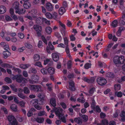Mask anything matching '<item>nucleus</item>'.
Segmentation results:
<instances>
[{
	"label": "nucleus",
	"mask_w": 125,
	"mask_h": 125,
	"mask_svg": "<svg viewBox=\"0 0 125 125\" xmlns=\"http://www.w3.org/2000/svg\"><path fill=\"white\" fill-rule=\"evenodd\" d=\"M22 75L25 77H27L28 76V74L27 72L25 70H24L23 71Z\"/></svg>",
	"instance_id": "53"
},
{
	"label": "nucleus",
	"mask_w": 125,
	"mask_h": 125,
	"mask_svg": "<svg viewBox=\"0 0 125 125\" xmlns=\"http://www.w3.org/2000/svg\"><path fill=\"white\" fill-rule=\"evenodd\" d=\"M102 123L104 125H107L109 124L108 120L105 119L102 120Z\"/></svg>",
	"instance_id": "40"
},
{
	"label": "nucleus",
	"mask_w": 125,
	"mask_h": 125,
	"mask_svg": "<svg viewBox=\"0 0 125 125\" xmlns=\"http://www.w3.org/2000/svg\"><path fill=\"white\" fill-rule=\"evenodd\" d=\"M6 11V7L3 5L0 6V13L2 14L4 13Z\"/></svg>",
	"instance_id": "17"
},
{
	"label": "nucleus",
	"mask_w": 125,
	"mask_h": 125,
	"mask_svg": "<svg viewBox=\"0 0 125 125\" xmlns=\"http://www.w3.org/2000/svg\"><path fill=\"white\" fill-rule=\"evenodd\" d=\"M45 31L47 34H50L52 31V29L50 27L47 26L45 28Z\"/></svg>",
	"instance_id": "18"
},
{
	"label": "nucleus",
	"mask_w": 125,
	"mask_h": 125,
	"mask_svg": "<svg viewBox=\"0 0 125 125\" xmlns=\"http://www.w3.org/2000/svg\"><path fill=\"white\" fill-rule=\"evenodd\" d=\"M50 103L52 106L55 107L56 105L55 99V98H52L50 99Z\"/></svg>",
	"instance_id": "19"
},
{
	"label": "nucleus",
	"mask_w": 125,
	"mask_h": 125,
	"mask_svg": "<svg viewBox=\"0 0 125 125\" xmlns=\"http://www.w3.org/2000/svg\"><path fill=\"white\" fill-rule=\"evenodd\" d=\"M23 91L24 93L26 94H28L30 93V91L29 88L27 87H24Z\"/></svg>",
	"instance_id": "29"
},
{
	"label": "nucleus",
	"mask_w": 125,
	"mask_h": 125,
	"mask_svg": "<svg viewBox=\"0 0 125 125\" xmlns=\"http://www.w3.org/2000/svg\"><path fill=\"white\" fill-rule=\"evenodd\" d=\"M25 78H23L21 74H17L14 75L12 77V79L13 80H16L18 83H21Z\"/></svg>",
	"instance_id": "3"
},
{
	"label": "nucleus",
	"mask_w": 125,
	"mask_h": 125,
	"mask_svg": "<svg viewBox=\"0 0 125 125\" xmlns=\"http://www.w3.org/2000/svg\"><path fill=\"white\" fill-rule=\"evenodd\" d=\"M37 73V71L35 68H32L31 69L29 72L30 73H32L33 74H35Z\"/></svg>",
	"instance_id": "37"
},
{
	"label": "nucleus",
	"mask_w": 125,
	"mask_h": 125,
	"mask_svg": "<svg viewBox=\"0 0 125 125\" xmlns=\"http://www.w3.org/2000/svg\"><path fill=\"white\" fill-rule=\"evenodd\" d=\"M106 76L111 78H114L115 75L113 73L108 72L106 74Z\"/></svg>",
	"instance_id": "24"
},
{
	"label": "nucleus",
	"mask_w": 125,
	"mask_h": 125,
	"mask_svg": "<svg viewBox=\"0 0 125 125\" xmlns=\"http://www.w3.org/2000/svg\"><path fill=\"white\" fill-rule=\"evenodd\" d=\"M65 12V9L64 7H61L60 8L59 10V13L60 15L63 14Z\"/></svg>",
	"instance_id": "28"
},
{
	"label": "nucleus",
	"mask_w": 125,
	"mask_h": 125,
	"mask_svg": "<svg viewBox=\"0 0 125 125\" xmlns=\"http://www.w3.org/2000/svg\"><path fill=\"white\" fill-rule=\"evenodd\" d=\"M45 114V112L44 111L40 112L38 113V115L39 116H42L44 115Z\"/></svg>",
	"instance_id": "42"
},
{
	"label": "nucleus",
	"mask_w": 125,
	"mask_h": 125,
	"mask_svg": "<svg viewBox=\"0 0 125 125\" xmlns=\"http://www.w3.org/2000/svg\"><path fill=\"white\" fill-rule=\"evenodd\" d=\"M33 58L35 61H38L40 59V56L38 54H35L33 56Z\"/></svg>",
	"instance_id": "30"
},
{
	"label": "nucleus",
	"mask_w": 125,
	"mask_h": 125,
	"mask_svg": "<svg viewBox=\"0 0 125 125\" xmlns=\"http://www.w3.org/2000/svg\"><path fill=\"white\" fill-rule=\"evenodd\" d=\"M23 5L24 8L25 9L29 8L31 6L30 3L28 1H25Z\"/></svg>",
	"instance_id": "20"
},
{
	"label": "nucleus",
	"mask_w": 125,
	"mask_h": 125,
	"mask_svg": "<svg viewBox=\"0 0 125 125\" xmlns=\"http://www.w3.org/2000/svg\"><path fill=\"white\" fill-rule=\"evenodd\" d=\"M115 94L118 97H121L122 96V94L121 92H115Z\"/></svg>",
	"instance_id": "38"
},
{
	"label": "nucleus",
	"mask_w": 125,
	"mask_h": 125,
	"mask_svg": "<svg viewBox=\"0 0 125 125\" xmlns=\"http://www.w3.org/2000/svg\"><path fill=\"white\" fill-rule=\"evenodd\" d=\"M47 71L50 75H52L54 74L55 70L53 68L50 67L48 68Z\"/></svg>",
	"instance_id": "16"
},
{
	"label": "nucleus",
	"mask_w": 125,
	"mask_h": 125,
	"mask_svg": "<svg viewBox=\"0 0 125 125\" xmlns=\"http://www.w3.org/2000/svg\"><path fill=\"white\" fill-rule=\"evenodd\" d=\"M52 17L55 19H56L58 16L57 13L55 12H54L52 13Z\"/></svg>",
	"instance_id": "49"
},
{
	"label": "nucleus",
	"mask_w": 125,
	"mask_h": 125,
	"mask_svg": "<svg viewBox=\"0 0 125 125\" xmlns=\"http://www.w3.org/2000/svg\"><path fill=\"white\" fill-rule=\"evenodd\" d=\"M41 72L43 74H46L47 73V71L45 68H43L41 70Z\"/></svg>",
	"instance_id": "44"
},
{
	"label": "nucleus",
	"mask_w": 125,
	"mask_h": 125,
	"mask_svg": "<svg viewBox=\"0 0 125 125\" xmlns=\"http://www.w3.org/2000/svg\"><path fill=\"white\" fill-rule=\"evenodd\" d=\"M44 18H41L39 17L36 20V23L38 24L41 25L44 22Z\"/></svg>",
	"instance_id": "12"
},
{
	"label": "nucleus",
	"mask_w": 125,
	"mask_h": 125,
	"mask_svg": "<svg viewBox=\"0 0 125 125\" xmlns=\"http://www.w3.org/2000/svg\"><path fill=\"white\" fill-rule=\"evenodd\" d=\"M46 8L47 10L49 11H51L52 10L53 8L52 4L49 2L46 3Z\"/></svg>",
	"instance_id": "7"
},
{
	"label": "nucleus",
	"mask_w": 125,
	"mask_h": 125,
	"mask_svg": "<svg viewBox=\"0 0 125 125\" xmlns=\"http://www.w3.org/2000/svg\"><path fill=\"white\" fill-rule=\"evenodd\" d=\"M10 87L12 90L14 92H16L17 91V89L16 88V87L13 84H10Z\"/></svg>",
	"instance_id": "35"
},
{
	"label": "nucleus",
	"mask_w": 125,
	"mask_h": 125,
	"mask_svg": "<svg viewBox=\"0 0 125 125\" xmlns=\"http://www.w3.org/2000/svg\"><path fill=\"white\" fill-rule=\"evenodd\" d=\"M5 81L8 83H11V79L9 77H6L5 78Z\"/></svg>",
	"instance_id": "54"
},
{
	"label": "nucleus",
	"mask_w": 125,
	"mask_h": 125,
	"mask_svg": "<svg viewBox=\"0 0 125 125\" xmlns=\"http://www.w3.org/2000/svg\"><path fill=\"white\" fill-rule=\"evenodd\" d=\"M39 79V76L37 75H35L33 76H32L31 77V79H33V81L35 82V83H38Z\"/></svg>",
	"instance_id": "14"
},
{
	"label": "nucleus",
	"mask_w": 125,
	"mask_h": 125,
	"mask_svg": "<svg viewBox=\"0 0 125 125\" xmlns=\"http://www.w3.org/2000/svg\"><path fill=\"white\" fill-rule=\"evenodd\" d=\"M72 61L69 60L68 61L67 63V68L68 69H70L71 68L72 65Z\"/></svg>",
	"instance_id": "48"
},
{
	"label": "nucleus",
	"mask_w": 125,
	"mask_h": 125,
	"mask_svg": "<svg viewBox=\"0 0 125 125\" xmlns=\"http://www.w3.org/2000/svg\"><path fill=\"white\" fill-rule=\"evenodd\" d=\"M38 96L40 98L39 99L40 102L39 104L42 105L43 104L44 101V98L45 97V95H44L43 94H39Z\"/></svg>",
	"instance_id": "5"
},
{
	"label": "nucleus",
	"mask_w": 125,
	"mask_h": 125,
	"mask_svg": "<svg viewBox=\"0 0 125 125\" xmlns=\"http://www.w3.org/2000/svg\"><path fill=\"white\" fill-rule=\"evenodd\" d=\"M52 58L53 60L55 62L58 61L59 58V57L58 54L55 53H53L52 55Z\"/></svg>",
	"instance_id": "10"
},
{
	"label": "nucleus",
	"mask_w": 125,
	"mask_h": 125,
	"mask_svg": "<svg viewBox=\"0 0 125 125\" xmlns=\"http://www.w3.org/2000/svg\"><path fill=\"white\" fill-rule=\"evenodd\" d=\"M95 89L94 88H91L89 91L88 93L84 92L85 94L87 96H91L93 94Z\"/></svg>",
	"instance_id": "13"
},
{
	"label": "nucleus",
	"mask_w": 125,
	"mask_h": 125,
	"mask_svg": "<svg viewBox=\"0 0 125 125\" xmlns=\"http://www.w3.org/2000/svg\"><path fill=\"white\" fill-rule=\"evenodd\" d=\"M35 66H36L40 67H42L41 62H36L34 64Z\"/></svg>",
	"instance_id": "47"
},
{
	"label": "nucleus",
	"mask_w": 125,
	"mask_h": 125,
	"mask_svg": "<svg viewBox=\"0 0 125 125\" xmlns=\"http://www.w3.org/2000/svg\"><path fill=\"white\" fill-rule=\"evenodd\" d=\"M3 54L4 55V58L5 59H6L9 56L11 55V53L8 51H6L3 52Z\"/></svg>",
	"instance_id": "15"
},
{
	"label": "nucleus",
	"mask_w": 125,
	"mask_h": 125,
	"mask_svg": "<svg viewBox=\"0 0 125 125\" xmlns=\"http://www.w3.org/2000/svg\"><path fill=\"white\" fill-rule=\"evenodd\" d=\"M33 28L36 31L37 36L38 37L41 36L42 31V26L38 25H35L33 26Z\"/></svg>",
	"instance_id": "2"
},
{
	"label": "nucleus",
	"mask_w": 125,
	"mask_h": 125,
	"mask_svg": "<svg viewBox=\"0 0 125 125\" xmlns=\"http://www.w3.org/2000/svg\"><path fill=\"white\" fill-rule=\"evenodd\" d=\"M119 23L121 26H122L125 24V22L123 20L120 19L119 21Z\"/></svg>",
	"instance_id": "59"
},
{
	"label": "nucleus",
	"mask_w": 125,
	"mask_h": 125,
	"mask_svg": "<svg viewBox=\"0 0 125 125\" xmlns=\"http://www.w3.org/2000/svg\"><path fill=\"white\" fill-rule=\"evenodd\" d=\"M39 100L35 99H34L33 100H32L31 101V102H32L33 104H38V102H39V103H40V102H39Z\"/></svg>",
	"instance_id": "50"
},
{
	"label": "nucleus",
	"mask_w": 125,
	"mask_h": 125,
	"mask_svg": "<svg viewBox=\"0 0 125 125\" xmlns=\"http://www.w3.org/2000/svg\"><path fill=\"white\" fill-rule=\"evenodd\" d=\"M100 116L101 118H104L106 116V115L105 113L101 112L100 114Z\"/></svg>",
	"instance_id": "63"
},
{
	"label": "nucleus",
	"mask_w": 125,
	"mask_h": 125,
	"mask_svg": "<svg viewBox=\"0 0 125 125\" xmlns=\"http://www.w3.org/2000/svg\"><path fill=\"white\" fill-rule=\"evenodd\" d=\"M12 70L15 71L17 72L19 74H20L21 72V70L19 68H16L14 66H13Z\"/></svg>",
	"instance_id": "33"
},
{
	"label": "nucleus",
	"mask_w": 125,
	"mask_h": 125,
	"mask_svg": "<svg viewBox=\"0 0 125 125\" xmlns=\"http://www.w3.org/2000/svg\"><path fill=\"white\" fill-rule=\"evenodd\" d=\"M20 105L21 106V107H25V103L23 101H20L19 103Z\"/></svg>",
	"instance_id": "58"
},
{
	"label": "nucleus",
	"mask_w": 125,
	"mask_h": 125,
	"mask_svg": "<svg viewBox=\"0 0 125 125\" xmlns=\"http://www.w3.org/2000/svg\"><path fill=\"white\" fill-rule=\"evenodd\" d=\"M115 89L116 91H117L120 90L121 88V86L120 84H117L114 86Z\"/></svg>",
	"instance_id": "32"
},
{
	"label": "nucleus",
	"mask_w": 125,
	"mask_h": 125,
	"mask_svg": "<svg viewBox=\"0 0 125 125\" xmlns=\"http://www.w3.org/2000/svg\"><path fill=\"white\" fill-rule=\"evenodd\" d=\"M97 81L98 83L101 85H105L107 82L105 78L102 77L98 78L97 80Z\"/></svg>",
	"instance_id": "4"
},
{
	"label": "nucleus",
	"mask_w": 125,
	"mask_h": 125,
	"mask_svg": "<svg viewBox=\"0 0 125 125\" xmlns=\"http://www.w3.org/2000/svg\"><path fill=\"white\" fill-rule=\"evenodd\" d=\"M10 124L11 125H18V122L16 119L10 123Z\"/></svg>",
	"instance_id": "46"
},
{
	"label": "nucleus",
	"mask_w": 125,
	"mask_h": 125,
	"mask_svg": "<svg viewBox=\"0 0 125 125\" xmlns=\"http://www.w3.org/2000/svg\"><path fill=\"white\" fill-rule=\"evenodd\" d=\"M82 117L85 122L88 119V117L86 115H82Z\"/></svg>",
	"instance_id": "45"
},
{
	"label": "nucleus",
	"mask_w": 125,
	"mask_h": 125,
	"mask_svg": "<svg viewBox=\"0 0 125 125\" xmlns=\"http://www.w3.org/2000/svg\"><path fill=\"white\" fill-rule=\"evenodd\" d=\"M44 120V118L43 117H38L35 119V121L38 123H41L43 122Z\"/></svg>",
	"instance_id": "22"
},
{
	"label": "nucleus",
	"mask_w": 125,
	"mask_h": 125,
	"mask_svg": "<svg viewBox=\"0 0 125 125\" xmlns=\"http://www.w3.org/2000/svg\"><path fill=\"white\" fill-rule=\"evenodd\" d=\"M18 36L20 38L22 39L24 37V34L21 33H20L18 34Z\"/></svg>",
	"instance_id": "60"
},
{
	"label": "nucleus",
	"mask_w": 125,
	"mask_h": 125,
	"mask_svg": "<svg viewBox=\"0 0 125 125\" xmlns=\"http://www.w3.org/2000/svg\"><path fill=\"white\" fill-rule=\"evenodd\" d=\"M33 106L36 109L38 110H40L42 108V106L39 105H38V104H34Z\"/></svg>",
	"instance_id": "39"
},
{
	"label": "nucleus",
	"mask_w": 125,
	"mask_h": 125,
	"mask_svg": "<svg viewBox=\"0 0 125 125\" xmlns=\"http://www.w3.org/2000/svg\"><path fill=\"white\" fill-rule=\"evenodd\" d=\"M7 118L10 123L16 119L15 117L12 115H9L8 117Z\"/></svg>",
	"instance_id": "23"
},
{
	"label": "nucleus",
	"mask_w": 125,
	"mask_h": 125,
	"mask_svg": "<svg viewBox=\"0 0 125 125\" xmlns=\"http://www.w3.org/2000/svg\"><path fill=\"white\" fill-rule=\"evenodd\" d=\"M48 45L51 50L52 51L54 49V46L52 44L51 42H49Z\"/></svg>",
	"instance_id": "43"
},
{
	"label": "nucleus",
	"mask_w": 125,
	"mask_h": 125,
	"mask_svg": "<svg viewBox=\"0 0 125 125\" xmlns=\"http://www.w3.org/2000/svg\"><path fill=\"white\" fill-rule=\"evenodd\" d=\"M18 96L20 98L23 99H25L26 97L22 93H18Z\"/></svg>",
	"instance_id": "36"
},
{
	"label": "nucleus",
	"mask_w": 125,
	"mask_h": 125,
	"mask_svg": "<svg viewBox=\"0 0 125 125\" xmlns=\"http://www.w3.org/2000/svg\"><path fill=\"white\" fill-rule=\"evenodd\" d=\"M41 38L42 41L46 44H47V40L45 37L43 36L42 35L41 36Z\"/></svg>",
	"instance_id": "51"
},
{
	"label": "nucleus",
	"mask_w": 125,
	"mask_h": 125,
	"mask_svg": "<svg viewBox=\"0 0 125 125\" xmlns=\"http://www.w3.org/2000/svg\"><path fill=\"white\" fill-rule=\"evenodd\" d=\"M59 119L61 120L62 122L64 123L66 122V118L65 117L64 114L62 113L58 116Z\"/></svg>",
	"instance_id": "9"
},
{
	"label": "nucleus",
	"mask_w": 125,
	"mask_h": 125,
	"mask_svg": "<svg viewBox=\"0 0 125 125\" xmlns=\"http://www.w3.org/2000/svg\"><path fill=\"white\" fill-rule=\"evenodd\" d=\"M37 10L33 9L30 12V13L32 17L33 18H36V15L37 13Z\"/></svg>",
	"instance_id": "21"
},
{
	"label": "nucleus",
	"mask_w": 125,
	"mask_h": 125,
	"mask_svg": "<svg viewBox=\"0 0 125 125\" xmlns=\"http://www.w3.org/2000/svg\"><path fill=\"white\" fill-rule=\"evenodd\" d=\"M56 36L58 38V40L59 41H61L62 39V37L60 34L58 33H57L56 34Z\"/></svg>",
	"instance_id": "61"
},
{
	"label": "nucleus",
	"mask_w": 125,
	"mask_h": 125,
	"mask_svg": "<svg viewBox=\"0 0 125 125\" xmlns=\"http://www.w3.org/2000/svg\"><path fill=\"white\" fill-rule=\"evenodd\" d=\"M29 64H22L20 65V67L22 69H25L29 66Z\"/></svg>",
	"instance_id": "26"
},
{
	"label": "nucleus",
	"mask_w": 125,
	"mask_h": 125,
	"mask_svg": "<svg viewBox=\"0 0 125 125\" xmlns=\"http://www.w3.org/2000/svg\"><path fill=\"white\" fill-rule=\"evenodd\" d=\"M10 108L13 112H16L18 111L17 106V105L15 104H12L10 106Z\"/></svg>",
	"instance_id": "11"
},
{
	"label": "nucleus",
	"mask_w": 125,
	"mask_h": 125,
	"mask_svg": "<svg viewBox=\"0 0 125 125\" xmlns=\"http://www.w3.org/2000/svg\"><path fill=\"white\" fill-rule=\"evenodd\" d=\"M33 90L35 92H38L39 91V89L41 88V86L40 85H35V86Z\"/></svg>",
	"instance_id": "25"
},
{
	"label": "nucleus",
	"mask_w": 125,
	"mask_h": 125,
	"mask_svg": "<svg viewBox=\"0 0 125 125\" xmlns=\"http://www.w3.org/2000/svg\"><path fill=\"white\" fill-rule=\"evenodd\" d=\"M95 102L94 100H93L91 104V107L93 109L95 108Z\"/></svg>",
	"instance_id": "52"
},
{
	"label": "nucleus",
	"mask_w": 125,
	"mask_h": 125,
	"mask_svg": "<svg viewBox=\"0 0 125 125\" xmlns=\"http://www.w3.org/2000/svg\"><path fill=\"white\" fill-rule=\"evenodd\" d=\"M95 78L94 77H92L90 79H88L86 77H84L83 80L85 82H87L89 83H92L94 81Z\"/></svg>",
	"instance_id": "8"
},
{
	"label": "nucleus",
	"mask_w": 125,
	"mask_h": 125,
	"mask_svg": "<svg viewBox=\"0 0 125 125\" xmlns=\"http://www.w3.org/2000/svg\"><path fill=\"white\" fill-rule=\"evenodd\" d=\"M25 46L28 49H31L32 47V46L27 43H25Z\"/></svg>",
	"instance_id": "56"
},
{
	"label": "nucleus",
	"mask_w": 125,
	"mask_h": 125,
	"mask_svg": "<svg viewBox=\"0 0 125 125\" xmlns=\"http://www.w3.org/2000/svg\"><path fill=\"white\" fill-rule=\"evenodd\" d=\"M53 110L55 111L56 115L58 116L62 114V113L63 110L60 108H57L54 107Z\"/></svg>",
	"instance_id": "6"
},
{
	"label": "nucleus",
	"mask_w": 125,
	"mask_h": 125,
	"mask_svg": "<svg viewBox=\"0 0 125 125\" xmlns=\"http://www.w3.org/2000/svg\"><path fill=\"white\" fill-rule=\"evenodd\" d=\"M5 19L7 21H10L12 20V19L10 16L7 15L6 16Z\"/></svg>",
	"instance_id": "57"
},
{
	"label": "nucleus",
	"mask_w": 125,
	"mask_h": 125,
	"mask_svg": "<svg viewBox=\"0 0 125 125\" xmlns=\"http://www.w3.org/2000/svg\"><path fill=\"white\" fill-rule=\"evenodd\" d=\"M42 42L41 41H39L38 43V46L39 48H41L43 47L42 45Z\"/></svg>",
	"instance_id": "55"
},
{
	"label": "nucleus",
	"mask_w": 125,
	"mask_h": 125,
	"mask_svg": "<svg viewBox=\"0 0 125 125\" xmlns=\"http://www.w3.org/2000/svg\"><path fill=\"white\" fill-rule=\"evenodd\" d=\"M70 40L72 41H75L76 38L74 37L73 35H72L70 37Z\"/></svg>",
	"instance_id": "62"
},
{
	"label": "nucleus",
	"mask_w": 125,
	"mask_h": 125,
	"mask_svg": "<svg viewBox=\"0 0 125 125\" xmlns=\"http://www.w3.org/2000/svg\"><path fill=\"white\" fill-rule=\"evenodd\" d=\"M25 10L22 9H20L18 10H16L15 12L16 13H18L19 14H23L25 13Z\"/></svg>",
	"instance_id": "27"
},
{
	"label": "nucleus",
	"mask_w": 125,
	"mask_h": 125,
	"mask_svg": "<svg viewBox=\"0 0 125 125\" xmlns=\"http://www.w3.org/2000/svg\"><path fill=\"white\" fill-rule=\"evenodd\" d=\"M45 15L47 18L49 19H51L52 18V15L50 13H46Z\"/></svg>",
	"instance_id": "34"
},
{
	"label": "nucleus",
	"mask_w": 125,
	"mask_h": 125,
	"mask_svg": "<svg viewBox=\"0 0 125 125\" xmlns=\"http://www.w3.org/2000/svg\"><path fill=\"white\" fill-rule=\"evenodd\" d=\"M118 22L117 20H114L112 22L111 25L114 28L116 27L117 25Z\"/></svg>",
	"instance_id": "31"
},
{
	"label": "nucleus",
	"mask_w": 125,
	"mask_h": 125,
	"mask_svg": "<svg viewBox=\"0 0 125 125\" xmlns=\"http://www.w3.org/2000/svg\"><path fill=\"white\" fill-rule=\"evenodd\" d=\"M91 63H87L85 64L84 68L85 69H88L89 68L91 67Z\"/></svg>",
	"instance_id": "41"
},
{
	"label": "nucleus",
	"mask_w": 125,
	"mask_h": 125,
	"mask_svg": "<svg viewBox=\"0 0 125 125\" xmlns=\"http://www.w3.org/2000/svg\"><path fill=\"white\" fill-rule=\"evenodd\" d=\"M113 61L115 65L118 66V65L124 63V56H119L116 55L113 58Z\"/></svg>",
	"instance_id": "1"
},
{
	"label": "nucleus",
	"mask_w": 125,
	"mask_h": 125,
	"mask_svg": "<svg viewBox=\"0 0 125 125\" xmlns=\"http://www.w3.org/2000/svg\"><path fill=\"white\" fill-rule=\"evenodd\" d=\"M120 116L121 117H125V112L124 111H122L120 114Z\"/></svg>",
	"instance_id": "64"
}]
</instances>
